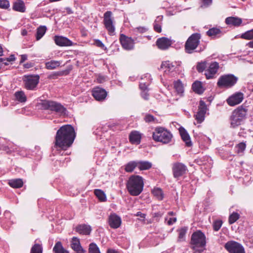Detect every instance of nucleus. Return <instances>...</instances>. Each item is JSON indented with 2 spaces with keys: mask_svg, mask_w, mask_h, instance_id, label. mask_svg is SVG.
I'll list each match as a JSON object with an SVG mask.
<instances>
[{
  "mask_svg": "<svg viewBox=\"0 0 253 253\" xmlns=\"http://www.w3.org/2000/svg\"><path fill=\"white\" fill-rule=\"evenodd\" d=\"M108 222L112 228L117 229L121 226L122 220L116 214L112 213L109 217Z\"/></svg>",
  "mask_w": 253,
  "mask_h": 253,
  "instance_id": "obj_19",
  "label": "nucleus"
},
{
  "mask_svg": "<svg viewBox=\"0 0 253 253\" xmlns=\"http://www.w3.org/2000/svg\"><path fill=\"white\" fill-rule=\"evenodd\" d=\"M137 216H139L140 217L142 218H145V214L144 213H141V212H137L136 213Z\"/></svg>",
  "mask_w": 253,
  "mask_h": 253,
  "instance_id": "obj_61",
  "label": "nucleus"
},
{
  "mask_svg": "<svg viewBox=\"0 0 253 253\" xmlns=\"http://www.w3.org/2000/svg\"><path fill=\"white\" fill-rule=\"evenodd\" d=\"M46 31V27L45 26H41L37 30L36 39L40 40L45 34Z\"/></svg>",
  "mask_w": 253,
  "mask_h": 253,
  "instance_id": "obj_36",
  "label": "nucleus"
},
{
  "mask_svg": "<svg viewBox=\"0 0 253 253\" xmlns=\"http://www.w3.org/2000/svg\"><path fill=\"white\" fill-rule=\"evenodd\" d=\"M148 90H144L143 91H141V97L145 100H148L149 99V93H148Z\"/></svg>",
  "mask_w": 253,
  "mask_h": 253,
  "instance_id": "obj_52",
  "label": "nucleus"
},
{
  "mask_svg": "<svg viewBox=\"0 0 253 253\" xmlns=\"http://www.w3.org/2000/svg\"><path fill=\"white\" fill-rule=\"evenodd\" d=\"M148 84V83L141 82L139 84V87L141 91L148 90V89L147 86Z\"/></svg>",
  "mask_w": 253,
  "mask_h": 253,
  "instance_id": "obj_54",
  "label": "nucleus"
},
{
  "mask_svg": "<svg viewBox=\"0 0 253 253\" xmlns=\"http://www.w3.org/2000/svg\"><path fill=\"white\" fill-rule=\"evenodd\" d=\"M246 147V144L244 142H241V143H239L236 146V147H235L236 152L237 153H238V154L242 153L245 151Z\"/></svg>",
  "mask_w": 253,
  "mask_h": 253,
  "instance_id": "obj_47",
  "label": "nucleus"
},
{
  "mask_svg": "<svg viewBox=\"0 0 253 253\" xmlns=\"http://www.w3.org/2000/svg\"><path fill=\"white\" fill-rule=\"evenodd\" d=\"M247 45L250 48H253V41L249 42Z\"/></svg>",
  "mask_w": 253,
  "mask_h": 253,
  "instance_id": "obj_63",
  "label": "nucleus"
},
{
  "mask_svg": "<svg viewBox=\"0 0 253 253\" xmlns=\"http://www.w3.org/2000/svg\"><path fill=\"white\" fill-rule=\"evenodd\" d=\"M207 111V107L205 102L203 100H201L198 112L194 116L195 119L198 123L200 124L204 121Z\"/></svg>",
  "mask_w": 253,
  "mask_h": 253,
  "instance_id": "obj_14",
  "label": "nucleus"
},
{
  "mask_svg": "<svg viewBox=\"0 0 253 253\" xmlns=\"http://www.w3.org/2000/svg\"><path fill=\"white\" fill-rule=\"evenodd\" d=\"M94 194L98 198L99 201L105 202L107 198L104 192L100 189H95L94 191Z\"/></svg>",
  "mask_w": 253,
  "mask_h": 253,
  "instance_id": "obj_40",
  "label": "nucleus"
},
{
  "mask_svg": "<svg viewBox=\"0 0 253 253\" xmlns=\"http://www.w3.org/2000/svg\"><path fill=\"white\" fill-rule=\"evenodd\" d=\"M107 253H119V252L113 249H108Z\"/></svg>",
  "mask_w": 253,
  "mask_h": 253,
  "instance_id": "obj_60",
  "label": "nucleus"
},
{
  "mask_svg": "<svg viewBox=\"0 0 253 253\" xmlns=\"http://www.w3.org/2000/svg\"><path fill=\"white\" fill-rule=\"evenodd\" d=\"M172 172L174 178H178L185 174L188 171L187 167L181 163H175L173 164Z\"/></svg>",
  "mask_w": 253,
  "mask_h": 253,
  "instance_id": "obj_12",
  "label": "nucleus"
},
{
  "mask_svg": "<svg viewBox=\"0 0 253 253\" xmlns=\"http://www.w3.org/2000/svg\"><path fill=\"white\" fill-rule=\"evenodd\" d=\"M241 38L247 40L253 39V29L242 34L241 36Z\"/></svg>",
  "mask_w": 253,
  "mask_h": 253,
  "instance_id": "obj_44",
  "label": "nucleus"
},
{
  "mask_svg": "<svg viewBox=\"0 0 253 253\" xmlns=\"http://www.w3.org/2000/svg\"><path fill=\"white\" fill-rule=\"evenodd\" d=\"M12 9L16 11L24 12L26 10V6L22 0H16L13 3Z\"/></svg>",
  "mask_w": 253,
  "mask_h": 253,
  "instance_id": "obj_25",
  "label": "nucleus"
},
{
  "mask_svg": "<svg viewBox=\"0 0 253 253\" xmlns=\"http://www.w3.org/2000/svg\"><path fill=\"white\" fill-rule=\"evenodd\" d=\"M54 42L57 45L60 46H71L73 44L71 41L62 36H55Z\"/></svg>",
  "mask_w": 253,
  "mask_h": 253,
  "instance_id": "obj_21",
  "label": "nucleus"
},
{
  "mask_svg": "<svg viewBox=\"0 0 253 253\" xmlns=\"http://www.w3.org/2000/svg\"><path fill=\"white\" fill-rule=\"evenodd\" d=\"M24 68H30L31 67H32V64L31 63H26L24 65Z\"/></svg>",
  "mask_w": 253,
  "mask_h": 253,
  "instance_id": "obj_59",
  "label": "nucleus"
},
{
  "mask_svg": "<svg viewBox=\"0 0 253 253\" xmlns=\"http://www.w3.org/2000/svg\"><path fill=\"white\" fill-rule=\"evenodd\" d=\"M75 137L74 127L70 125H64L56 132L54 146L66 149L71 146Z\"/></svg>",
  "mask_w": 253,
  "mask_h": 253,
  "instance_id": "obj_1",
  "label": "nucleus"
},
{
  "mask_svg": "<svg viewBox=\"0 0 253 253\" xmlns=\"http://www.w3.org/2000/svg\"><path fill=\"white\" fill-rule=\"evenodd\" d=\"M163 19L162 16H159L154 23V29L155 31L160 33L162 31L161 22Z\"/></svg>",
  "mask_w": 253,
  "mask_h": 253,
  "instance_id": "obj_37",
  "label": "nucleus"
},
{
  "mask_svg": "<svg viewBox=\"0 0 253 253\" xmlns=\"http://www.w3.org/2000/svg\"><path fill=\"white\" fill-rule=\"evenodd\" d=\"M179 131L181 137V138L183 140V141L185 143L186 145L188 147L191 146L192 143L191 141V138L186 129L183 127H180L179 128Z\"/></svg>",
  "mask_w": 253,
  "mask_h": 253,
  "instance_id": "obj_22",
  "label": "nucleus"
},
{
  "mask_svg": "<svg viewBox=\"0 0 253 253\" xmlns=\"http://www.w3.org/2000/svg\"><path fill=\"white\" fill-rule=\"evenodd\" d=\"M92 94L96 100L103 101L107 96V92L103 88L96 87L92 89Z\"/></svg>",
  "mask_w": 253,
  "mask_h": 253,
  "instance_id": "obj_17",
  "label": "nucleus"
},
{
  "mask_svg": "<svg viewBox=\"0 0 253 253\" xmlns=\"http://www.w3.org/2000/svg\"><path fill=\"white\" fill-rule=\"evenodd\" d=\"M120 41L123 47L127 50H130L134 48V40L130 37H128L124 34L120 35Z\"/></svg>",
  "mask_w": 253,
  "mask_h": 253,
  "instance_id": "obj_16",
  "label": "nucleus"
},
{
  "mask_svg": "<svg viewBox=\"0 0 253 253\" xmlns=\"http://www.w3.org/2000/svg\"><path fill=\"white\" fill-rule=\"evenodd\" d=\"M9 2L7 0H0V7L2 9H7L9 7Z\"/></svg>",
  "mask_w": 253,
  "mask_h": 253,
  "instance_id": "obj_49",
  "label": "nucleus"
},
{
  "mask_svg": "<svg viewBox=\"0 0 253 253\" xmlns=\"http://www.w3.org/2000/svg\"><path fill=\"white\" fill-rule=\"evenodd\" d=\"M206 237L201 231L193 233L191 236V244L194 253H201L206 245Z\"/></svg>",
  "mask_w": 253,
  "mask_h": 253,
  "instance_id": "obj_3",
  "label": "nucleus"
},
{
  "mask_svg": "<svg viewBox=\"0 0 253 253\" xmlns=\"http://www.w3.org/2000/svg\"><path fill=\"white\" fill-rule=\"evenodd\" d=\"M192 88L194 91L198 94H202L204 91V89L200 82L197 81L194 82L192 84Z\"/></svg>",
  "mask_w": 253,
  "mask_h": 253,
  "instance_id": "obj_35",
  "label": "nucleus"
},
{
  "mask_svg": "<svg viewBox=\"0 0 253 253\" xmlns=\"http://www.w3.org/2000/svg\"><path fill=\"white\" fill-rule=\"evenodd\" d=\"M152 136L155 141L164 144L170 142L172 138V134L170 132L161 127L156 128Z\"/></svg>",
  "mask_w": 253,
  "mask_h": 253,
  "instance_id": "obj_6",
  "label": "nucleus"
},
{
  "mask_svg": "<svg viewBox=\"0 0 253 253\" xmlns=\"http://www.w3.org/2000/svg\"><path fill=\"white\" fill-rule=\"evenodd\" d=\"M71 248L77 253H84L85 251L81 247L79 239L73 237L71 241Z\"/></svg>",
  "mask_w": 253,
  "mask_h": 253,
  "instance_id": "obj_23",
  "label": "nucleus"
},
{
  "mask_svg": "<svg viewBox=\"0 0 253 253\" xmlns=\"http://www.w3.org/2000/svg\"><path fill=\"white\" fill-rule=\"evenodd\" d=\"M134 31L136 33H143L146 32V29L144 27H137L134 29Z\"/></svg>",
  "mask_w": 253,
  "mask_h": 253,
  "instance_id": "obj_55",
  "label": "nucleus"
},
{
  "mask_svg": "<svg viewBox=\"0 0 253 253\" xmlns=\"http://www.w3.org/2000/svg\"><path fill=\"white\" fill-rule=\"evenodd\" d=\"M135 168H137V161H130L125 166V170L127 172H131Z\"/></svg>",
  "mask_w": 253,
  "mask_h": 253,
  "instance_id": "obj_39",
  "label": "nucleus"
},
{
  "mask_svg": "<svg viewBox=\"0 0 253 253\" xmlns=\"http://www.w3.org/2000/svg\"><path fill=\"white\" fill-rule=\"evenodd\" d=\"M222 222L221 220H216L214 222L213 224V227L214 231H217L219 230L221 227Z\"/></svg>",
  "mask_w": 253,
  "mask_h": 253,
  "instance_id": "obj_50",
  "label": "nucleus"
},
{
  "mask_svg": "<svg viewBox=\"0 0 253 253\" xmlns=\"http://www.w3.org/2000/svg\"><path fill=\"white\" fill-rule=\"evenodd\" d=\"M212 3V0H202V7H207L210 5Z\"/></svg>",
  "mask_w": 253,
  "mask_h": 253,
  "instance_id": "obj_53",
  "label": "nucleus"
},
{
  "mask_svg": "<svg viewBox=\"0 0 253 253\" xmlns=\"http://www.w3.org/2000/svg\"><path fill=\"white\" fill-rule=\"evenodd\" d=\"M238 81V78L233 74L222 75L219 78L217 83L220 87L229 88L234 85Z\"/></svg>",
  "mask_w": 253,
  "mask_h": 253,
  "instance_id": "obj_8",
  "label": "nucleus"
},
{
  "mask_svg": "<svg viewBox=\"0 0 253 253\" xmlns=\"http://www.w3.org/2000/svg\"><path fill=\"white\" fill-rule=\"evenodd\" d=\"M8 184L13 188H19L23 186V182L20 178L12 179L9 180Z\"/></svg>",
  "mask_w": 253,
  "mask_h": 253,
  "instance_id": "obj_29",
  "label": "nucleus"
},
{
  "mask_svg": "<svg viewBox=\"0 0 253 253\" xmlns=\"http://www.w3.org/2000/svg\"><path fill=\"white\" fill-rule=\"evenodd\" d=\"M15 100L20 103H24L27 101V97L22 90L16 91L14 93Z\"/></svg>",
  "mask_w": 253,
  "mask_h": 253,
  "instance_id": "obj_30",
  "label": "nucleus"
},
{
  "mask_svg": "<svg viewBox=\"0 0 253 253\" xmlns=\"http://www.w3.org/2000/svg\"><path fill=\"white\" fill-rule=\"evenodd\" d=\"M94 44L105 50L107 49V48L105 46L104 44L99 40H95Z\"/></svg>",
  "mask_w": 253,
  "mask_h": 253,
  "instance_id": "obj_51",
  "label": "nucleus"
},
{
  "mask_svg": "<svg viewBox=\"0 0 253 253\" xmlns=\"http://www.w3.org/2000/svg\"><path fill=\"white\" fill-rule=\"evenodd\" d=\"M207 34L210 37H219L222 35L221 30L216 28L210 29L207 32Z\"/></svg>",
  "mask_w": 253,
  "mask_h": 253,
  "instance_id": "obj_34",
  "label": "nucleus"
},
{
  "mask_svg": "<svg viewBox=\"0 0 253 253\" xmlns=\"http://www.w3.org/2000/svg\"><path fill=\"white\" fill-rule=\"evenodd\" d=\"M137 168L140 170H148L151 168L152 164L148 161H137Z\"/></svg>",
  "mask_w": 253,
  "mask_h": 253,
  "instance_id": "obj_28",
  "label": "nucleus"
},
{
  "mask_svg": "<svg viewBox=\"0 0 253 253\" xmlns=\"http://www.w3.org/2000/svg\"><path fill=\"white\" fill-rule=\"evenodd\" d=\"M176 221V217H172L170 218L168 222L167 223L168 225H170L173 224L174 223H175Z\"/></svg>",
  "mask_w": 253,
  "mask_h": 253,
  "instance_id": "obj_56",
  "label": "nucleus"
},
{
  "mask_svg": "<svg viewBox=\"0 0 253 253\" xmlns=\"http://www.w3.org/2000/svg\"><path fill=\"white\" fill-rule=\"evenodd\" d=\"M219 64L216 62L210 63L208 68L205 70V75L207 79L214 78L219 69Z\"/></svg>",
  "mask_w": 253,
  "mask_h": 253,
  "instance_id": "obj_13",
  "label": "nucleus"
},
{
  "mask_svg": "<svg viewBox=\"0 0 253 253\" xmlns=\"http://www.w3.org/2000/svg\"><path fill=\"white\" fill-rule=\"evenodd\" d=\"M112 13L110 11H107L104 14L103 23L107 30L108 34L113 36L115 35V27L113 19L112 17Z\"/></svg>",
  "mask_w": 253,
  "mask_h": 253,
  "instance_id": "obj_10",
  "label": "nucleus"
},
{
  "mask_svg": "<svg viewBox=\"0 0 253 253\" xmlns=\"http://www.w3.org/2000/svg\"><path fill=\"white\" fill-rule=\"evenodd\" d=\"M53 253H69V252L65 249L61 242L58 241L56 243L53 248Z\"/></svg>",
  "mask_w": 253,
  "mask_h": 253,
  "instance_id": "obj_31",
  "label": "nucleus"
},
{
  "mask_svg": "<svg viewBox=\"0 0 253 253\" xmlns=\"http://www.w3.org/2000/svg\"><path fill=\"white\" fill-rule=\"evenodd\" d=\"M21 34L23 36H25L27 35V32L26 30H23L22 32H21Z\"/></svg>",
  "mask_w": 253,
  "mask_h": 253,
  "instance_id": "obj_64",
  "label": "nucleus"
},
{
  "mask_svg": "<svg viewBox=\"0 0 253 253\" xmlns=\"http://www.w3.org/2000/svg\"><path fill=\"white\" fill-rule=\"evenodd\" d=\"M201 35L199 33L193 34L189 37L185 44V50L187 53H192L200 43Z\"/></svg>",
  "mask_w": 253,
  "mask_h": 253,
  "instance_id": "obj_7",
  "label": "nucleus"
},
{
  "mask_svg": "<svg viewBox=\"0 0 253 253\" xmlns=\"http://www.w3.org/2000/svg\"><path fill=\"white\" fill-rule=\"evenodd\" d=\"M91 228L89 225L81 224L77 226L76 231L81 234L89 235L91 232Z\"/></svg>",
  "mask_w": 253,
  "mask_h": 253,
  "instance_id": "obj_27",
  "label": "nucleus"
},
{
  "mask_svg": "<svg viewBox=\"0 0 253 253\" xmlns=\"http://www.w3.org/2000/svg\"><path fill=\"white\" fill-rule=\"evenodd\" d=\"M141 134L137 131H132L129 135V141L134 144H139L141 141Z\"/></svg>",
  "mask_w": 253,
  "mask_h": 253,
  "instance_id": "obj_24",
  "label": "nucleus"
},
{
  "mask_svg": "<svg viewBox=\"0 0 253 253\" xmlns=\"http://www.w3.org/2000/svg\"><path fill=\"white\" fill-rule=\"evenodd\" d=\"M60 65V63L59 61L51 60L45 63V67L48 70H53L59 67Z\"/></svg>",
  "mask_w": 253,
  "mask_h": 253,
  "instance_id": "obj_41",
  "label": "nucleus"
},
{
  "mask_svg": "<svg viewBox=\"0 0 253 253\" xmlns=\"http://www.w3.org/2000/svg\"><path fill=\"white\" fill-rule=\"evenodd\" d=\"M7 62H11L15 60V57L13 55H11L9 58H5Z\"/></svg>",
  "mask_w": 253,
  "mask_h": 253,
  "instance_id": "obj_58",
  "label": "nucleus"
},
{
  "mask_svg": "<svg viewBox=\"0 0 253 253\" xmlns=\"http://www.w3.org/2000/svg\"><path fill=\"white\" fill-rule=\"evenodd\" d=\"M30 253H42V244L35 243L32 247Z\"/></svg>",
  "mask_w": 253,
  "mask_h": 253,
  "instance_id": "obj_43",
  "label": "nucleus"
},
{
  "mask_svg": "<svg viewBox=\"0 0 253 253\" xmlns=\"http://www.w3.org/2000/svg\"><path fill=\"white\" fill-rule=\"evenodd\" d=\"M240 217V214L237 212H233L230 214L228 222L230 224L235 223Z\"/></svg>",
  "mask_w": 253,
  "mask_h": 253,
  "instance_id": "obj_42",
  "label": "nucleus"
},
{
  "mask_svg": "<svg viewBox=\"0 0 253 253\" xmlns=\"http://www.w3.org/2000/svg\"><path fill=\"white\" fill-rule=\"evenodd\" d=\"M179 65V62H171L169 61H166L162 63L161 68L164 70L166 74H168L169 72L174 71L176 67Z\"/></svg>",
  "mask_w": 253,
  "mask_h": 253,
  "instance_id": "obj_18",
  "label": "nucleus"
},
{
  "mask_svg": "<svg viewBox=\"0 0 253 253\" xmlns=\"http://www.w3.org/2000/svg\"><path fill=\"white\" fill-rule=\"evenodd\" d=\"M173 84L177 93L180 96H182L184 90L182 82L179 80H178L174 82Z\"/></svg>",
  "mask_w": 253,
  "mask_h": 253,
  "instance_id": "obj_32",
  "label": "nucleus"
},
{
  "mask_svg": "<svg viewBox=\"0 0 253 253\" xmlns=\"http://www.w3.org/2000/svg\"><path fill=\"white\" fill-rule=\"evenodd\" d=\"M144 121L146 123H158V121L157 120L156 118H155L153 116L147 114H146L145 117H144Z\"/></svg>",
  "mask_w": 253,
  "mask_h": 253,
  "instance_id": "obj_46",
  "label": "nucleus"
},
{
  "mask_svg": "<svg viewBox=\"0 0 253 253\" xmlns=\"http://www.w3.org/2000/svg\"><path fill=\"white\" fill-rule=\"evenodd\" d=\"M39 106L44 110H48L55 112L59 114L63 115L66 113V108L60 103L48 100H42L39 103Z\"/></svg>",
  "mask_w": 253,
  "mask_h": 253,
  "instance_id": "obj_4",
  "label": "nucleus"
},
{
  "mask_svg": "<svg viewBox=\"0 0 253 253\" xmlns=\"http://www.w3.org/2000/svg\"><path fill=\"white\" fill-rule=\"evenodd\" d=\"M152 193L154 196L159 200H163L164 198L163 192L160 188L154 187L152 190Z\"/></svg>",
  "mask_w": 253,
  "mask_h": 253,
  "instance_id": "obj_33",
  "label": "nucleus"
},
{
  "mask_svg": "<svg viewBox=\"0 0 253 253\" xmlns=\"http://www.w3.org/2000/svg\"><path fill=\"white\" fill-rule=\"evenodd\" d=\"M242 22V20L237 17H229L225 19V23L226 24L234 26H239Z\"/></svg>",
  "mask_w": 253,
  "mask_h": 253,
  "instance_id": "obj_26",
  "label": "nucleus"
},
{
  "mask_svg": "<svg viewBox=\"0 0 253 253\" xmlns=\"http://www.w3.org/2000/svg\"><path fill=\"white\" fill-rule=\"evenodd\" d=\"M126 186L128 193L131 196H138L143 189V179L139 175H132L129 177Z\"/></svg>",
  "mask_w": 253,
  "mask_h": 253,
  "instance_id": "obj_2",
  "label": "nucleus"
},
{
  "mask_svg": "<svg viewBox=\"0 0 253 253\" xmlns=\"http://www.w3.org/2000/svg\"><path fill=\"white\" fill-rule=\"evenodd\" d=\"M104 80H105V79L104 77H99L97 78V81L98 83H102Z\"/></svg>",
  "mask_w": 253,
  "mask_h": 253,
  "instance_id": "obj_62",
  "label": "nucleus"
},
{
  "mask_svg": "<svg viewBox=\"0 0 253 253\" xmlns=\"http://www.w3.org/2000/svg\"><path fill=\"white\" fill-rule=\"evenodd\" d=\"M207 67V62L206 61L198 62L196 69L199 73L203 72L204 70H206Z\"/></svg>",
  "mask_w": 253,
  "mask_h": 253,
  "instance_id": "obj_48",
  "label": "nucleus"
},
{
  "mask_svg": "<svg viewBox=\"0 0 253 253\" xmlns=\"http://www.w3.org/2000/svg\"><path fill=\"white\" fill-rule=\"evenodd\" d=\"M40 77L38 75H24L23 77V81L24 87L30 90L36 89L38 84L39 83Z\"/></svg>",
  "mask_w": 253,
  "mask_h": 253,
  "instance_id": "obj_9",
  "label": "nucleus"
},
{
  "mask_svg": "<svg viewBox=\"0 0 253 253\" xmlns=\"http://www.w3.org/2000/svg\"><path fill=\"white\" fill-rule=\"evenodd\" d=\"M224 248L229 253H245L243 246L234 241L227 242Z\"/></svg>",
  "mask_w": 253,
  "mask_h": 253,
  "instance_id": "obj_11",
  "label": "nucleus"
},
{
  "mask_svg": "<svg viewBox=\"0 0 253 253\" xmlns=\"http://www.w3.org/2000/svg\"><path fill=\"white\" fill-rule=\"evenodd\" d=\"M188 228L187 227H183L177 230L178 232V237L177 241L178 242H182L185 241V236L187 233Z\"/></svg>",
  "mask_w": 253,
  "mask_h": 253,
  "instance_id": "obj_38",
  "label": "nucleus"
},
{
  "mask_svg": "<svg viewBox=\"0 0 253 253\" xmlns=\"http://www.w3.org/2000/svg\"><path fill=\"white\" fill-rule=\"evenodd\" d=\"M27 59V55L26 54H23L21 55L20 62H24Z\"/></svg>",
  "mask_w": 253,
  "mask_h": 253,
  "instance_id": "obj_57",
  "label": "nucleus"
},
{
  "mask_svg": "<svg viewBox=\"0 0 253 253\" xmlns=\"http://www.w3.org/2000/svg\"><path fill=\"white\" fill-rule=\"evenodd\" d=\"M156 44L161 50L167 49L171 44V42L167 38H159L156 41Z\"/></svg>",
  "mask_w": 253,
  "mask_h": 253,
  "instance_id": "obj_20",
  "label": "nucleus"
},
{
  "mask_svg": "<svg viewBox=\"0 0 253 253\" xmlns=\"http://www.w3.org/2000/svg\"><path fill=\"white\" fill-rule=\"evenodd\" d=\"M244 97V94L241 92H236L230 95L226 100L230 106H234L241 103Z\"/></svg>",
  "mask_w": 253,
  "mask_h": 253,
  "instance_id": "obj_15",
  "label": "nucleus"
},
{
  "mask_svg": "<svg viewBox=\"0 0 253 253\" xmlns=\"http://www.w3.org/2000/svg\"><path fill=\"white\" fill-rule=\"evenodd\" d=\"M247 113V109L243 106L234 110L230 118L231 126L234 128L241 125L246 118Z\"/></svg>",
  "mask_w": 253,
  "mask_h": 253,
  "instance_id": "obj_5",
  "label": "nucleus"
},
{
  "mask_svg": "<svg viewBox=\"0 0 253 253\" xmlns=\"http://www.w3.org/2000/svg\"><path fill=\"white\" fill-rule=\"evenodd\" d=\"M88 253H101L99 248L95 243H91L89 245Z\"/></svg>",
  "mask_w": 253,
  "mask_h": 253,
  "instance_id": "obj_45",
  "label": "nucleus"
}]
</instances>
